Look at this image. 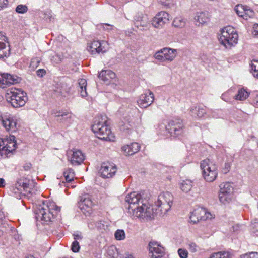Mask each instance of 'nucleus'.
<instances>
[{
    "label": "nucleus",
    "instance_id": "b1692460",
    "mask_svg": "<svg viewBox=\"0 0 258 258\" xmlns=\"http://www.w3.org/2000/svg\"><path fill=\"white\" fill-rule=\"evenodd\" d=\"M85 159L84 155L80 150L74 151L71 159V163L73 165L81 164Z\"/></svg>",
    "mask_w": 258,
    "mask_h": 258
},
{
    "label": "nucleus",
    "instance_id": "c03bdc74",
    "mask_svg": "<svg viewBox=\"0 0 258 258\" xmlns=\"http://www.w3.org/2000/svg\"><path fill=\"white\" fill-rule=\"evenodd\" d=\"M80 246L79 242L76 240H74L71 245V250L73 252L77 253L80 251Z\"/></svg>",
    "mask_w": 258,
    "mask_h": 258
},
{
    "label": "nucleus",
    "instance_id": "f257e3e1",
    "mask_svg": "<svg viewBox=\"0 0 258 258\" xmlns=\"http://www.w3.org/2000/svg\"><path fill=\"white\" fill-rule=\"evenodd\" d=\"M60 211V207L54 203H50L47 201H43L42 205H39L35 209L34 213L37 221L44 222H52L56 214Z\"/></svg>",
    "mask_w": 258,
    "mask_h": 258
},
{
    "label": "nucleus",
    "instance_id": "5701e85b",
    "mask_svg": "<svg viewBox=\"0 0 258 258\" xmlns=\"http://www.w3.org/2000/svg\"><path fill=\"white\" fill-rule=\"evenodd\" d=\"M52 114L55 117H61L59 120L60 122H68L70 124L71 123L72 115L71 114H69L68 112H63L62 111L55 110L52 111Z\"/></svg>",
    "mask_w": 258,
    "mask_h": 258
},
{
    "label": "nucleus",
    "instance_id": "39448f33",
    "mask_svg": "<svg viewBox=\"0 0 258 258\" xmlns=\"http://www.w3.org/2000/svg\"><path fill=\"white\" fill-rule=\"evenodd\" d=\"M183 120L179 118H174L170 120L166 125V130L173 137L181 135L184 130Z\"/></svg>",
    "mask_w": 258,
    "mask_h": 258
},
{
    "label": "nucleus",
    "instance_id": "774afa93",
    "mask_svg": "<svg viewBox=\"0 0 258 258\" xmlns=\"http://www.w3.org/2000/svg\"><path fill=\"white\" fill-rule=\"evenodd\" d=\"M239 228V227L238 225H236L233 226H232L233 231L235 232V231H237L238 230Z\"/></svg>",
    "mask_w": 258,
    "mask_h": 258
},
{
    "label": "nucleus",
    "instance_id": "e433bc0d",
    "mask_svg": "<svg viewBox=\"0 0 258 258\" xmlns=\"http://www.w3.org/2000/svg\"><path fill=\"white\" fill-rule=\"evenodd\" d=\"M115 238L117 240H122L125 238V232L123 230L118 229L114 234Z\"/></svg>",
    "mask_w": 258,
    "mask_h": 258
},
{
    "label": "nucleus",
    "instance_id": "0e129e2a",
    "mask_svg": "<svg viewBox=\"0 0 258 258\" xmlns=\"http://www.w3.org/2000/svg\"><path fill=\"white\" fill-rule=\"evenodd\" d=\"M102 221H100L96 222V226L100 228H104V224L102 223Z\"/></svg>",
    "mask_w": 258,
    "mask_h": 258
},
{
    "label": "nucleus",
    "instance_id": "ddd939ff",
    "mask_svg": "<svg viewBox=\"0 0 258 258\" xmlns=\"http://www.w3.org/2000/svg\"><path fill=\"white\" fill-rule=\"evenodd\" d=\"M147 201L143 203V201L141 202V205L140 207H138L137 211L134 212V215L136 216L141 218H151L153 216V208L150 206H148L146 205Z\"/></svg>",
    "mask_w": 258,
    "mask_h": 258
},
{
    "label": "nucleus",
    "instance_id": "393cba45",
    "mask_svg": "<svg viewBox=\"0 0 258 258\" xmlns=\"http://www.w3.org/2000/svg\"><path fill=\"white\" fill-rule=\"evenodd\" d=\"M209 18L207 12H197L194 17L195 21L196 22V25H203L206 23Z\"/></svg>",
    "mask_w": 258,
    "mask_h": 258
},
{
    "label": "nucleus",
    "instance_id": "bf43d9fd",
    "mask_svg": "<svg viewBox=\"0 0 258 258\" xmlns=\"http://www.w3.org/2000/svg\"><path fill=\"white\" fill-rule=\"evenodd\" d=\"M160 2L162 5L166 7H169L172 3L173 0H159Z\"/></svg>",
    "mask_w": 258,
    "mask_h": 258
},
{
    "label": "nucleus",
    "instance_id": "9d476101",
    "mask_svg": "<svg viewBox=\"0 0 258 258\" xmlns=\"http://www.w3.org/2000/svg\"><path fill=\"white\" fill-rule=\"evenodd\" d=\"M143 201V203H145L146 200H144L140 194H138L136 192H133L128 194L125 198V202L128 204V209L134 212L137 211V208L140 207V203Z\"/></svg>",
    "mask_w": 258,
    "mask_h": 258
},
{
    "label": "nucleus",
    "instance_id": "0eeeda50",
    "mask_svg": "<svg viewBox=\"0 0 258 258\" xmlns=\"http://www.w3.org/2000/svg\"><path fill=\"white\" fill-rule=\"evenodd\" d=\"M176 53L177 49L164 47L156 52L154 57L161 62L166 60L171 61L176 57Z\"/></svg>",
    "mask_w": 258,
    "mask_h": 258
},
{
    "label": "nucleus",
    "instance_id": "2eb2a0df",
    "mask_svg": "<svg viewBox=\"0 0 258 258\" xmlns=\"http://www.w3.org/2000/svg\"><path fill=\"white\" fill-rule=\"evenodd\" d=\"M238 41V35L236 30L232 26H227V47L235 46Z\"/></svg>",
    "mask_w": 258,
    "mask_h": 258
},
{
    "label": "nucleus",
    "instance_id": "680f3d73",
    "mask_svg": "<svg viewBox=\"0 0 258 258\" xmlns=\"http://www.w3.org/2000/svg\"><path fill=\"white\" fill-rule=\"evenodd\" d=\"M8 4V0H0V9H3L7 7Z\"/></svg>",
    "mask_w": 258,
    "mask_h": 258
},
{
    "label": "nucleus",
    "instance_id": "1a4fd4ad",
    "mask_svg": "<svg viewBox=\"0 0 258 258\" xmlns=\"http://www.w3.org/2000/svg\"><path fill=\"white\" fill-rule=\"evenodd\" d=\"M117 168L116 165L109 162H104L102 163L99 173L100 176L104 178H112L116 172Z\"/></svg>",
    "mask_w": 258,
    "mask_h": 258
},
{
    "label": "nucleus",
    "instance_id": "2f4dec72",
    "mask_svg": "<svg viewBox=\"0 0 258 258\" xmlns=\"http://www.w3.org/2000/svg\"><path fill=\"white\" fill-rule=\"evenodd\" d=\"M63 175L67 182H71L74 180L75 176L74 170L72 168H68L66 169L63 172Z\"/></svg>",
    "mask_w": 258,
    "mask_h": 258
},
{
    "label": "nucleus",
    "instance_id": "49530a36",
    "mask_svg": "<svg viewBox=\"0 0 258 258\" xmlns=\"http://www.w3.org/2000/svg\"><path fill=\"white\" fill-rule=\"evenodd\" d=\"M178 254L180 258H187L188 255V251L183 248H179L178 249Z\"/></svg>",
    "mask_w": 258,
    "mask_h": 258
},
{
    "label": "nucleus",
    "instance_id": "de8ad7c7",
    "mask_svg": "<svg viewBox=\"0 0 258 258\" xmlns=\"http://www.w3.org/2000/svg\"><path fill=\"white\" fill-rule=\"evenodd\" d=\"M225 254L226 252L225 251H220L212 254L209 258H226Z\"/></svg>",
    "mask_w": 258,
    "mask_h": 258
},
{
    "label": "nucleus",
    "instance_id": "bb28decb",
    "mask_svg": "<svg viewBox=\"0 0 258 258\" xmlns=\"http://www.w3.org/2000/svg\"><path fill=\"white\" fill-rule=\"evenodd\" d=\"M87 81L85 79H80L78 82V91L81 97H85L87 96L86 91Z\"/></svg>",
    "mask_w": 258,
    "mask_h": 258
},
{
    "label": "nucleus",
    "instance_id": "a211bd4d",
    "mask_svg": "<svg viewBox=\"0 0 258 258\" xmlns=\"http://www.w3.org/2000/svg\"><path fill=\"white\" fill-rule=\"evenodd\" d=\"M2 122L6 130L11 133L16 132L19 127L17 123V119L15 116H9L5 120L2 119Z\"/></svg>",
    "mask_w": 258,
    "mask_h": 258
},
{
    "label": "nucleus",
    "instance_id": "aec40b11",
    "mask_svg": "<svg viewBox=\"0 0 258 258\" xmlns=\"http://www.w3.org/2000/svg\"><path fill=\"white\" fill-rule=\"evenodd\" d=\"M4 78V84L6 86H10L12 85L20 83L22 81V78L16 75H11L9 73H3Z\"/></svg>",
    "mask_w": 258,
    "mask_h": 258
},
{
    "label": "nucleus",
    "instance_id": "58836bf2",
    "mask_svg": "<svg viewBox=\"0 0 258 258\" xmlns=\"http://www.w3.org/2000/svg\"><path fill=\"white\" fill-rule=\"evenodd\" d=\"M225 29L226 27L221 28L220 29V34H219L218 36L219 42L225 47H226V36L223 35V33L224 32Z\"/></svg>",
    "mask_w": 258,
    "mask_h": 258
},
{
    "label": "nucleus",
    "instance_id": "dca6fc26",
    "mask_svg": "<svg viewBox=\"0 0 258 258\" xmlns=\"http://www.w3.org/2000/svg\"><path fill=\"white\" fill-rule=\"evenodd\" d=\"M105 45L106 42L104 41L94 40L88 46V50L92 54H99L100 52L105 53L106 51Z\"/></svg>",
    "mask_w": 258,
    "mask_h": 258
},
{
    "label": "nucleus",
    "instance_id": "4c0bfd02",
    "mask_svg": "<svg viewBox=\"0 0 258 258\" xmlns=\"http://www.w3.org/2000/svg\"><path fill=\"white\" fill-rule=\"evenodd\" d=\"M254 15V12L247 7L244 14H243L242 18H243L244 19L247 20L249 18H253Z\"/></svg>",
    "mask_w": 258,
    "mask_h": 258
},
{
    "label": "nucleus",
    "instance_id": "cd10ccee",
    "mask_svg": "<svg viewBox=\"0 0 258 258\" xmlns=\"http://www.w3.org/2000/svg\"><path fill=\"white\" fill-rule=\"evenodd\" d=\"M149 20L147 16H144L141 21H136L135 22V27L140 29L142 31L146 30L148 28L149 24Z\"/></svg>",
    "mask_w": 258,
    "mask_h": 258
},
{
    "label": "nucleus",
    "instance_id": "338daca9",
    "mask_svg": "<svg viewBox=\"0 0 258 258\" xmlns=\"http://www.w3.org/2000/svg\"><path fill=\"white\" fill-rule=\"evenodd\" d=\"M5 186V181L3 178H0V187H4Z\"/></svg>",
    "mask_w": 258,
    "mask_h": 258
},
{
    "label": "nucleus",
    "instance_id": "7c9ffc66",
    "mask_svg": "<svg viewBox=\"0 0 258 258\" xmlns=\"http://www.w3.org/2000/svg\"><path fill=\"white\" fill-rule=\"evenodd\" d=\"M133 127V123L130 121L127 122L122 121L120 124V130L125 134H130Z\"/></svg>",
    "mask_w": 258,
    "mask_h": 258
},
{
    "label": "nucleus",
    "instance_id": "6e6d98bb",
    "mask_svg": "<svg viewBox=\"0 0 258 258\" xmlns=\"http://www.w3.org/2000/svg\"><path fill=\"white\" fill-rule=\"evenodd\" d=\"M73 236L75 240L77 241L78 240H82L83 239V236L82 235L81 232L80 231H77L73 234Z\"/></svg>",
    "mask_w": 258,
    "mask_h": 258
},
{
    "label": "nucleus",
    "instance_id": "e2e57ef3",
    "mask_svg": "<svg viewBox=\"0 0 258 258\" xmlns=\"http://www.w3.org/2000/svg\"><path fill=\"white\" fill-rule=\"evenodd\" d=\"M4 78L3 73L0 74V87L2 88H6V86L4 85Z\"/></svg>",
    "mask_w": 258,
    "mask_h": 258
},
{
    "label": "nucleus",
    "instance_id": "864d4df0",
    "mask_svg": "<svg viewBox=\"0 0 258 258\" xmlns=\"http://www.w3.org/2000/svg\"><path fill=\"white\" fill-rule=\"evenodd\" d=\"M9 140L10 141L9 144H12V147H14V149H16L17 148L16 137L14 135H10Z\"/></svg>",
    "mask_w": 258,
    "mask_h": 258
},
{
    "label": "nucleus",
    "instance_id": "69168bd1",
    "mask_svg": "<svg viewBox=\"0 0 258 258\" xmlns=\"http://www.w3.org/2000/svg\"><path fill=\"white\" fill-rule=\"evenodd\" d=\"M112 25L105 23L103 25V28L105 30L112 29Z\"/></svg>",
    "mask_w": 258,
    "mask_h": 258
},
{
    "label": "nucleus",
    "instance_id": "4be33fe9",
    "mask_svg": "<svg viewBox=\"0 0 258 258\" xmlns=\"http://www.w3.org/2000/svg\"><path fill=\"white\" fill-rule=\"evenodd\" d=\"M115 74L111 70H102L98 74V78L101 79L104 83L108 84L110 82L111 79L115 77Z\"/></svg>",
    "mask_w": 258,
    "mask_h": 258
},
{
    "label": "nucleus",
    "instance_id": "9b49d317",
    "mask_svg": "<svg viewBox=\"0 0 258 258\" xmlns=\"http://www.w3.org/2000/svg\"><path fill=\"white\" fill-rule=\"evenodd\" d=\"M93 202L88 195H85L81 197L78 202V207L82 212L86 216H90L92 212Z\"/></svg>",
    "mask_w": 258,
    "mask_h": 258
},
{
    "label": "nucleus",
    "instance_id": "5fc2aeb1",
    "mask_svg": "<svg viewBox=\"0 0 258 258\" xmlns=\"http://www.w3.org/2000/svg\"><path fill=\"white\" fill-rule=\"evenodd\" d=\"M241 258H258V253L252 252L249 254H246L241 256Z\"/></svg>",
    "mask_w": 258,
    "mask_h": 258
},
{
    "label": "nucleus",
    "instance_id": "c85d7f7f",
    "mask_svg": "<svg viewBox=\"0 0 258 258\" xmlns=\"http://www.w3.org/2000/svg\"><path fill=\"white\" fill-rule=\"evenodd\" d=\"M192 186L193 181L189 179L183 180L180 185V189L182 191L185 193H187L190 191Z\"/></svg>",
    "mask_w": 258,
    "mask_h": 258
},
{
    "label": "nucleus",
    "instance_id": "a19ab883",
    "mask_svg": "<svg viewBox=\"0 0 258 258\" xmlns=\"http://www.w3.org/2000/svg\"><path fill=\"white\" fill-rule=\"evenodd\" d=\"M28 10L27 6L20 4L16 7L15 11L17 13L24 14L27 12Z\"/></svg>",
    "mask_w": 258,
    "mask_h": 258
},
{
    "label": "nucleus",
    "instance_id": "473e14b6",
    "mask_svg": "<svg viewBox=\"0 0 258 258\" xmlns=\"http://www.w3.org/2000/svg\"><path fill=\"white\" fill-rule=\"evenodd\" d=\"M249 93L245 89H241L238 90V94L235 96L237 100L243 101L246 99L249 96Z\"/></svg>",
    "mask_w": 258,
    "mask_h": 258
},
{
    "label": "nucleus",
    "instance_id": "052dcab7",
    "mask_svg": "<svg viewBox=\"0 0 258 258\" xmlns=\"http://www.w3.org/2000/svg\"><path fill=\"white\" fill-rule=\"evenodd\" d=\"M252 34L255 37H258V24H255L253 27Z\"/></svg>",
    "mask_w": 258,
    "mask_h": 258
},
{
    "label": "nucleus",
    "instance_id": "20e7f679",
    "mask_svg": "<svg viewBox=\"0 0 258 258\" xmlns=\"http://www.w3.org/2000/svg\"><path fill=\"white\" fill-rule=\"evenodd\" d=\"M11 95L7 97V100L14 108L22 107L25 104L28 99L25 92L15 89V91H11Z\"/></svg>",
    "mask_w": 258,
    "mask_h": 258
},
{
    "label": "nucleus",
    "instance_id": "f704fd0d",
    "mask_svg": "<svg viewBox=\"0 0 258 258\" xmlns=\"http://www.w3.org/2000/svg\"><path fill=\"white\" fill-rule=\"evenodd\" d=\"M185 20L181 17L175 18L173 22L172 25L175 27L182 28L185 25Z\"/></svg>",
    "mask_w": 258,
    "mask_h": 258
},
{
    "label": "nucleus",
    "instance_id": "13d9d810",
    "mask_svg": "<svg viewBox=\"0 0 258 258\" xmlns=\"http://www.w3.org/2000/svg\"><path fill=\"white\" fill-rule=\"evenodd\" d=\"M144 16L145 15H144L142 13H138L137 14H136V15L134 17V25H135V22H136V21L139 20V21H141V19H142V18H143V17H144Z\"/></svg>",
    "mask_w": 258,
    "mask_h": 258
},
{
    "label": "nucleus",
    "instance_id": "c756f323",
    "mask_svg": "<svg viewBox=\"0 0 258 258\" xmlns=\"http://www.w3.org/2000/svg\"><path fill=\"white\" fill-rule=\"evenodd\" d=\"M219 201L223 204H225L226 202V182H222L219 185Z\"/></svg>",
    "mask_w": 258,
    "mask_h": 258
},
{
    "label": "nucleus",
    "instance_id": "09e8293b",
    "mask_svg": "<svg viewBox=\"0 0 258 258\" xmlns=\"http://www.w3.org/2000/svg\"><path fill=\"white\" fill-rule=\"evenodd\" d=\"M11 190L12 192L14 194V196L17 198L19 197L21 198L20 197V190L18 187H17V186H15V187L13 186L11 188Z\"/></svg>",
    "mask_w": 258,
    "mask_h": 258
},
{
    "label": "nucleus",
    "instance_id": "f3484780",
    "mask_svg": "<svg viewBox=\"0 0 258 258\" xmlns=\"http://www.w3.org/2000/svg\"><path fill=\"white\" fill-rule=\"evenodd\" d=\"M151 258H161L164 252V248L156 241H150L149 243Z\"/></svg>",
    "mask_w": 258,
    "mask_h": 258
},
{
    "label": "nucleus",
    "instance_id": "8fccbe9b",
    "mask_svg": "<svg viewBox=\"0 0 258 258\" xmlns=\"http://www.w3.org/2000/svg\"><path fill=\"white\" fill-rule=\"evenodd\" d=\"M44 15V19L47 22H51L54 19V18L49 11H47Z\"/></svg>",
    "mask_w": 258,
    "mask_h": 258
},
{
    "label": "nucleus",
    "instance_id": "ea45409f",
    "mask_svg": "<svg viewBox=\"0 0 258 258\" xmlns=\"http://www.w3.org/2000/svg\"><path fill=\"white\" fill-rule=\"evenodd\" d=\"M247 8V6L242 5H237L235 8V11L238 16L242 17L243 14Z\"/></svg>",
    "mask_w": 258,
    "mask_h": 258
},
{
    "label": "nucleus",
    "instance_id": "a878e982",
    "mask_svg": "<svg viewBox=\"0 0 258 258\" xmlns=\"http://www.w3.org/2000/svg\"><path fill=\"white\" fill-rule=\"evenodd\" d=\"M190 112L192 117L201 118L206 113V111L203 107L195 106L190 107Z\"/></svg>",
    "mask_w": 258,
    "mask_h": 258
},
{
    "label": "nucleus",
    "instance_id": "4d7b16f0",
    "mask_svg": "<svg viewBox=\"0 0 258 258\" xmlns=\"http://www.w3.org/2000/svg\"><path fill=\"white\" fill-rule=\"evenodd\" d=\"M46 74V71L44 69H39L37 70L36 71V74H37V76L41 77V78L44 77Z\"/></svg>",
    "mask_w": 258,
    "mask_h": 258
},
{
    "label": "nucleus",
    "instance_id": "412c9836",
    "mask_svg": "<svg viewBox=\"0 0 258 258\" xmlns=\"http://www.w3.org/2000/svg\"><path fill=\"white\" fill-rule=\"evenodd\" d=\"M140 145L137 142L132 143L122 147V151L126 155H132L137 153L140 149Z\"/></svg>",
    "mask_w": 258,
    "mask_h": 258
},
{
    "label": "nucleus",
    "instance_id": "603ef678",
    "mask_svg": "<svg viewBox=\"0 0 258 258\" xmlns=\"http://www.w3.org/2000/svg\"><path fill=\"white\" fill-rule=\"evenodd\" d=\"M131 111L128 112L129 116L133 117L134 115H138L139 111V109L135 106H132L130 108Z\"/></svg>",
    "mask_w": 258,
    "mask_h": 258
},
{
    "label": "nucleus",
    "instance_id": "72a5a7b5",
    "mask_svg": "<svg viewBox=\"0 0 258 258\" xmlns=\"http://www.w3.org/2000/svg\"><path fill=\"white\" fill-rule=\"evenodd\" d=\"M11 144H6L0 149V155L3 156V155H6L8 154L12 153L13 151H15L16 149H14V147L11 146Z\"/></svg>",
    "mask_w": 258,
    "mask_h": 258
},
{
    "label": "nucleus",
    "instance_id": "f8f14e48",
    "mask_svg": "<svg viewBox=\"0 0 258 258\" xmlns=\"http://www.w3.org/2000/svg\"><path fill=\"white\" fill-rule=\"evenodd\" d=\"M11 49L8 39L3 31H0V59L4 60L10 55Z\"/></svg>",
    "mask_w": 258,
    "mask_h": 258
},
{
    "label": "nucleus",
    "instance_id": "a18cd8bd",
    "mask_svg": "<svg viewBox=\"0 0 258 258\" xmlns=\"http://www.w3.org/2000/svg\"><path fill=\"white\" fill-rule=\"evenodd\" d=\"M15 186H17V187H22L24 190H26L29 186V184L26 182H24L22 180L19 179L15 183Z\"/></svg>",
    "mask_w": 258,
    "mask_h": 258
},
{
    "label": "nucleus",
    "instance_id": "3c124183",
    "mask_svg": "<svg viewBox=\"0 0 258 258\" xmlns=\"http://www.w3.org/2000/svg\"><path fill=\"white\" fill-rule=\"evenodd\" d=\"M188 249L191 252L195 253L197 251L198 246L195 242H190L188 244Z\"/></svg>",
    "mask_w": 258,
    "mask_h": 258
},
{
    "label": "nucleus",
    "instance_id": "7ed1b4c3",
    "mask_svg": "<svg viewBox=\"0 0 258 258\" xmlns=\"http://www.w3.org/2000/svg\"><path fill=\"white\" fill-rule=\"evenodd\" d=\"M202 175L207 182H212L216 178L218 172L216 165L209 159L203 160L200 165Z\"/></svg>",
    "mask_w": 258,
    "mask_h": 258
},
{
    "label": "nucleus",
    "instance_id": "4468645a",
    "mask_svg": "<svg viewBox=\"0 0 258 258\" xmlns=\"http://www.w3.org/2000/svg\"><path fill=\"white\" fill-rule=\"evenodd\" d=\"M169 20V15L165 11L158 13L152 20V24L157 28H162Z\"/></svg>",
    "mask_w": 258,
    "mask_h": 258
},
{
    "label": "nucleus",
    "instance_id": "6e6552de",
    "mask_svg": "<svg viewBox=\"0 0 258 258\" xmlns=\"http://www.w3.org/2000/svg\"><path fill=\"white\" fill-rule=\"evenodd\" d=\"M211 213L205 208L198 207L191 212L189 219L191 223L196 224L200 220L205 221L208 218L211 219Z\"/></svg>",
    "mask_w": 258,
    "mask_h": 258
},
{
    "label": "nucleus",
    "instance_id": "79ce46f5",
    "mask_svg": "<svg viewBox=\"0 0 258 258\" xmlns=\"http://www.w3.org/2000/svg\"><path fill=\"white\" fill-rule=\"evenodd\" d=\"M251 230L253 233L258 235V219L252 221Z\"/></svg>",
    "mask_w": 258,
    "mask_h": 258
},
{
    "label": "nucleus",
    "instance_id": "423d86ee",
    "mask_svg": "<svg viewBox=\"0 0 258 258\" xmlns=\"http://www.w3.org/2000/svg\"><path fill=\"white\" fill-rule=\"evenodd\" d=\"M173 198L171 194L167 192L163 194H161L159 196L157 201L155 203V205L158 207H160V211L161 212H167L169 211L172 205Z\"/></svg>",
    "mask_w": 258,
    "mask_h": 258
},
{
    "label": "nucleus",
    "instance_id": "c9c22d12",
    "mask_svg": "<svg viewBox=\"0 0 258 258\" xmlns=\"http://www.w3.org/2000/svg\"><path fill=\"white\" fill-rule=\"evenodd\" d=\"M251 72L253 75L258 78V61L252 60L250 63Z\"/></svg>",
    "mask_w": 258,
    "mask_h": 258
},
{
    "label": "nucleus",
    "instance_id": "f03ea898",
    "mask_svg": "<svg viewBox=\"0 0 258 258\" xmlns=\"http://www.w3.org/2000/svg\"><path fill=\"white\" fill-rule=\"evenodd\" d=\"M107 122L106 116H98L95 118L93 124L91 125V129L98 138L102 140L111 141L112 133Z\"/></svg>",
    "mask_w": 258,
    "mask_h": 258
},
{
    "label": "nucleus",
    "instance_id": "6ab92c4d",
    "mask_svg": "<svg viewBox=\"0 0 258 258\" xmlns=\"http://www.w3.org/2000/svg\"><path fill=\"white\" fill-rule=\"evenodd\" d=\"M154 100V94L152 92L149 91L148 94L147 93L142 94L137 101V103L140 107L147 108L153 102Z\"/></svg>",
    "mask_w": 258,
    "mask_h": 258
},
{
    "label": "nucleus",
    "instance_id": "37998d69",
    "mask_svg": "<svg viewBox=\"0 0 258 258\" xmlns=\"http://www.w3.org/2000/svg\"><path fill=\"white\" fill-rule=\"evenodd\" d=\"M236 185L233 182H227V195L233 194L235 189Z\"/></svg>",
    "mask_w": 258,
    "mask_h": 258
}]
</instances>
